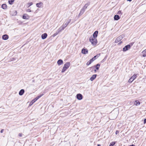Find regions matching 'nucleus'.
Segmentation results:
<instances>
[{
  "label": "nucleus",
  "mask_w": 146,
  "mask_h": 146,
  "mask_svg": "<svg viewBox=\"0 0 146 146\" xmlns=\"http://www.w3.org/2000/svg\"><path fill=\"white\" fill-rule=\"evenodd\" d=\"M19 136L20 137H22V133H20L19 134Z\"/></svg>",
  "instance_id": "obj_34"
},
{
  "label": "nucleus",
  "mask_w": 146,
  "mask_h": 146,
  "mask_svg": "<svg viewBox=\"0 0 146 146\" xmlns=\"http://www.w3.org/2000/svg\"><path fill=\"white\" fill-rule=\"evenodd\" d=\"M4 131V129H2L1 131V133H3V131Z\"/></svg>",
  "instance_id": "obj_41"
},
{
  "label": "nucleus",
  "mask_w": 146,
  "mask_h": 146,
  "mask_svg": "<svg viewBox=\"0 0 146 146\" xmlns=\"http://www.w3.org/2000/svg\"><path fill=\"white\" fill-rule=\"evenodd\" d=\"M95 60V59H94V58H92L89 61H88L86 63V65L88 66L94 60Z\"/></svg>",
  "instance_id": "obj_10"
},
{
  "label": "nucleus",
  "mask_w": 146,
  "mask_h": 146,
  "mask_svg": "<svg viewBox=\"0 0 146 146\" xmlns=\"http://www.w3.org/2000/svg\"><path fill=\"white\" fill-rule=\"evenodd\" d=\"M59 32H58V31L56 33H55L54 34H53V36L54 37L56 35H58Z\"/></svg>",
  "instance_id": "obj_30"
},
{
  "label": "nucleus",
  "mask_w": 146,
  "mask_h": 146,
  "mask_svg": "<svg viewBox=\"0 0 146 146\" xmlns=\"http://www.w3.org/2000/svg\"><path fill=\"white\" fill-rule=\"evenodd\" d=\"M36 98L37 99V100H38L39 98V97H38V96H37Z\"/></svg>",
  "instance_id": "obj_44"
},
{
  "label": "nucleus",
  "mask_w": 146,
  "mask_h": 146,
  "mask_svg": "<svg viewBox=\"0 0 146 146\" xmlns=\"http://www.w3.org/2000/svg\"><path fill=\"white\" fill-rule=\"evenodd\" d=\"M117 14H119V15L120 14H121V11H119L117 13Z\"/></svg>",
  "instance_id": "obj_35"
},
{
  "label": "nucleus",
  "mask_w": 146,
  "mask_h": 146,
  "mask_svg": "<svg viewBox=\"0 0 146 146\" xmlns=\"http://www.w3.org/2000/svg\"><path fill=\"white\" fill-rule=\"evenodd\" d=\"M33 2H31L29 3H28V7H30L31 6V5H33Z\"/></svg>",
  "instance_id": "obj_28"
},
{
  "label": "nucleus",
  "mask_w": 146,
  "mask_h": 146,
  "mask_svg": "<svg viewBox=\"0 0 146 146\" xmlns=\"http://www.w3.org/2000/svg\"><path fill=\"white\" fill-rule=\"evenodd\" d=\"M77 98L79 100H80L82 99V96L80 94H78L77 95Z\"/></svg>",
  "instance_id": "obj_6"
},
{
  "label": "nucleus",
  "mask_w": 146,
  "mask_h": 146,
  "mask_svg": "<svg viewBox=\"0 0 146 146\" xmlns=\"http://www.w3.org/2000/svg\"><path fill=\"white\" fill-rule=\"evenodd\" d=\"M121 42H120V43H121Z\"/></svg>",
  "instance_id": "obj_50"
},
{
  "label": "nucleus",
  "mask_w": 146,
  "mask_h": 146,
  "mask_svg": "<svg viewBox=\"0 0 146 146\" xmlns=\"http://www.w3.org/2000/svg\"><path fill=\"white\" fill-rule=\"evenodd\" d=\"M97 76L96 74H94L93 75L92 77L90 78V80L91 81H93L96 78Z\"/></svg>",
  "instance_id": "obj_13"
},
{
  "label": "nucleus",
  "mask_w": 146,
  "mask_h": 146,
  "mask_svg": "<svg viewBox=\"0 0 146 146\" xmlns=\"http://www.w3.org/2000/svg\"><path fill=\"white\" fill-rule=\"evenodd\" d=\"M65 28V27H63V26L62 25V26L58 30V32L60 33V32L62 31Z\"/></svg>",
  "instance_id": "obj_17"
},
{
  "label": "nucleus",
  "mask_w": 146,
  "mask_h": 146,
  "mask_svg": "<svg viewBox=\"0 0 146 146\" xmlns=\"http://www.w3.org/2000/svg\"><path fill=\"white\" fill-rule=\"evenodd\" d=\"M7 5L5 4H3L1 6L2 8L4 9H6L7 8Z\"/></svg>",
  "instance_id": "obj_22"
},
{
  "label": "nucleus",
  "mask_w": 146,
  "mask_h": 146,
  "mask_svg": "<svg viewBox=\"0 0 146 146\" xmlns=\"http://www.w3.org/2000/svg\"><path fill=\"white\" fill-rule=\"evenodd\" d=\"M14 0H9L8 1V2L9 4L10 5L12 4L14 2Z\"/></svg>",
  "instance_id": "obj_24"
},
{
  "label": "nucleus",
  "mask_w": 146,
  "mask_h": 146,
  "mask_svg": "<svg viewBox=\"0 0 146 146\" xmlns=\"http://www.w3.org/2000/svg\"><path fill=\"white\" fill-rule=\"evenodd\" d=\"M34 99L36 101L37 100V99H36V98H35Z\"/></svg>",
  "instance_id": "obj_47"
},
{
  "label": "nucleus",
  "mask_w": 146,
  "mask_h": 146,
  "mask_svg": "<svg viewBox=\"0 0 146 146\" xmlns=\"http://www.w3.org/2000/svg\"><path fill=\"white\" fill-rule=\"evenodd\" d=\"M115 144V142H112L110 144L109 146H113Z\"/></svg>",
  "instance_id": "obj_29"
},
{
  "label": "nucleus",
  "mask_w": 146,
  "mask_h": 146,
  "mask_svg": "<svg viewBox=\"0 0 146 146\" xmlns=\"http://www.w3.org/2000/svg\"><path fill=\"white\" fill-rule=\"evenodd\" d=\"M127 1H131L132 0H127Z\"/></svg>",
  "instance_id": "obj_45"
},
{
  "label": "nucleus",
  "mask_w": 146,
  "mask_h": 146,
  "mask_svg": "<svg viewBox=\"0 0 146 146\" xmlns=\"http://www.w3.org/2000/svg\"><path fill=\"white\" fill-rule=\"evenodd\" d=\"M94 71L95 72H96V70H94Z\"/></svg>",
  "instance_id": "obj_49"
},
{
  "label": "nucleus",
  "mask_w": 146,
  "mask_h": 146,
  "mask_svg": "<svg viewBox=\"0 0 146 146\" xmlns=\"http://www.w3.org/2000/svg\"><path fill=\"white\" fill-rule=\"evenodd\" d=\"M14 13L12 15H16L17 14V12L16 11H14Z\"/></svg>",
  "instance_id": "obj_31"
},
{
  "label": "nucleus",
  "mask_w": 146,
  "mask_h": 146,
  "mask_svg": "<svg viewBox=\"0 0 146 146\" xmlns=\"http://www.w3.org/2000/svg\"><path fill=\"white\" fill-rule=\"evenodd\" d=\"M98 31H95L93 34V36H92V37H93L96 38L98 36Z\"/></svg>",
  "instance_id": "obj_14"
},
{
  "label": "nucleus",
  "mask_w": 146,
  "mask_h": 146,
  "mask_svg": "<svg viewBox=\"0 0 146 146\" xmlns=\"http://www.w3.org/2000/svg\"><path fill=\"white\" fill-rule=\"evenodd\" d=\"M120 19V17L119 15H115L114 16V19L115 20H118Z\"/></svg>",
  "instance_id": "obj_18"
},
{
  "label": "nucleus",
  "mask_w": 146,
  "mask_h": 146,
  "mask_svg": "<svg viewBox=\"0 0 146 146\" xmlns=\"http://www.w3.org/2000/svg\"><path fill=\"white\" fill-rule=\"evenodd\" d=\"M130 45H127L125 46L123 48V51L124 52H125L128 50L129 49H130Z\"/></svg>",
  "instance_id": "obj_5"
},
{
  "label": "nucleus",
  "mask_w": 146,
  "mask_h": 146,
  "mask_svg": "<svg viewBox=\"0 0 146 146\" xmlns=\"http://www.w3.org/2000/svg\"><path fill=\"white\" fill-rule=\"evenodd\" d=\"M145 52H146V49L145 50H143V51L142 52V53H145Z\"/></svg>",
  "instance_id": "obj_40"
},
{
  "label": "nucleus",
  "mask_w": 146,
  "mask_h": 146,
  "mask_svg": "<svg viewBox=\"0 0 146 146\" xmlns=\"http://www.w3.org/2000/svg\"><path fill=\"white\" fill-rule=\"evenodd\" d=\"M43 95V94H40L38 96V97H39V98L41 97Z\"/></svg>",
  "instance_id": "obj_39"
},
{
  "label": "nucleus",
  "mask_w": 146,
  "mask_h": 146,
  "mask_svg": "<svg viewBox=\"0 0 146 146\" xmlns=\"http://www.w3.org/2000/svg\"><path fill=\"white\" fill-rule=\"evenodd\" d=\"M26 11L27 12H31V10L29 9H27L26 10Z\"/></svg>",
  "instance_id": "obj_32"
},
{
  "label": "nucleus",
  "mask_w": 146,
  "mask_h": 146,
  "mask_svg": "<svg viewBox=\"0 0 146 146\" xmlns=\"http://www.w3.org/2000/svg\"><path fill=\"white\" fill-rule=\"evenodd\" d=\"M100 54H98L96 56H95L94 57H93V58H94V59H95V60L97 58H98V57L100 56Z\"/></svg>",
  "instance_id": "obj_25"
},
{
  "label": "nucleus",
  "mask_w": 146,
  "mask_h": 146,
  "mask_svg": "<svg viewBox=\"0 0 146 146\" xmlns=\"http://www.w3.org/2000/svg\"><path fill=\"white\" fill-rule=\"evenodd\" d=\"M140 102L138 101L137 100H135V101L134 102V104L136 106H137L138 105H139L140 104Z\"/></svg>",
  "instance_id": "obj_21"
},
{
  "label": "nucleus",
  "mask_w": 146,
  "mask_h": 146,
  "mask_svg": "<svg viewBox=\"0 0 146 146\" xmlns=\"http://www.w3.org/2000/svg\"><path fill=\"white\" fill-rule=\"evenodd\" d=\"M33 103H31V102L30 104V106H31L32 105Z\"/></svg>",
  "instance_id": "obj_43"
},
{
  "label": "nucleus",
  "mask_w": 146,
  "mask_h": 146,
  "mask_svg": "<svg viewBox=\"0 0 146 146\" xmlns=\"http://www.w3.org/2000/svg\"><path fill=\"white\" fill-rule=\"evenodd\" d=\"M130 146H135V145H130Z\"/></svg>",
  "instance_id": "obj_46"
},
{
  "label": "nucleus",
  "mask_w": 146,
  "mask_h": 146,
  "mask_svg": "<svg viewBox=\"0 0 146 146\" xmlns=\"http://www.w3.org/2000/svg\"><path fill=\"white\" fill-rule=\"evenodd\" d=\"M81 52L84 54H86L88 53V51L87 49L83 48L81 51Z\"/></svg>",
  "instance_id": "obj_8"
},
{
  "label": "nucleus",
  "mask_w": 146,
  "mask_h": 146,
  "mask_svg": "<svg viewBox=\"0 0 146 146\" xmlns=\"http://www.w3.org/2000/svg\"><path fill=\"white\" fill-rule=\"evenodd\" d=\"M43 3L41 2H40L39 3H37L36 4V7L39 8L41 7Z\"/></svg>",
  "instance_id": "obj_12"
},
{
  "label": "nucleus",
  "mask_w": 146,
  "mask_h": 146,
  "mask_svg": "<svg viewBox=\"0 0 146 146\" xmlns=\"http://www.w3.org/2000/svg\"><path fill=\"white\" fill-rule=\"evenodd\" d=\"M68 23L67 22L65 24H63L62 25L63 26V27H66L68 25Z\"/></svg>",
  "instance_id": "obj_26"
},
{
  "label": "nucleus",
  "mask_w": 146,
  "mask_h": 146,
  "mask_svg": "<svg viewBox=\"0 0 146 146\" xmlns=\"http://www.w3.org/2000/svg\"><path fill=\"white\" fill-rule=\"evenodd\" d=\"M143 57H145L146 56V55L145 54H143Z\"/></svg>",
  "instance_id": "obj_42"
},
{
  "label": "nucleus",
  "mask_w": 146,
  "mask_h": 146,
  "mask_svg": "<svg viewBox=\"0 0 146 146\" xmlns=\"http://www.w3.org/2000/svg\"><path fill=\"white\" fill-rule=\"evenodd\" d=\"M89 40L91 42L92 44L93 45H96L97 42V39L93 37H92V36L90 37L89 38Z\"/></svg>",
  "instance_id": "obj_1"
},
{
  "label": "nucleus",
  "mask_w": 146,
  "mask_h": 146,
  "mask_svg": "<svg viewBox=\"0 0 146 146\" xmlns=\"http://www.w3.org/2000/svg\"><path fill=\"white\" fill-rule=\"evenodd\" d=\"M89 4L87 3L82 8L78 16H80L82 15L84 12L85 10L89 6Z\"/></svg>",
  "instance_id": "obj_2"
},
{
  "label": "nucleus",
  "mask_w": 146,
  "mask_h": 146,
  "mask_svg": "<svg viewBox=\"0 0 146 146\" xmlns=\"http://www.w3.org/2000/svg\"><path fill=\"white\" fill-rule=\"evenodd\" d=\"M47 36V35L46 33H44L41 35L42 38L43 39H45Z\"/></svg>",
  "instance_id": "obj_11"
},
{
  "label": "nucleus",
  "mask_w": 146,
  "mask_h": 146,
  "mask_svg": "<svg viewBox=\"0 0 146 146\" xmlns=\"http://www.w3.org/2000/svg\"><path fill=\"white\" fill-rule=\"evenodd\" d=\"M25 92V90L24 89L21 90L19 92V94L20 96H22L24 93Z\"/></svg>",
  "instance_id": "obj_19"
},
{
  "label": "nucleus",
  "mask_w": 146,
  "mask_h": 146,
  "mask_svg": "<svg viewBox=\"0 0 146 146\" xmlns=\"http://www.w3.org/2000/svg\"><path fill=\"white\" fill-rule=\"evenodd\" d=\"M71 19H69V20L68 21V22H67L68 23H69L70 22V21H71Z\"/></svg>",
  "instance_id": "obj_36"
},
{
  "label": "nucleus",
  "mask_w": 146,
  "mask_h": 146,
  "mask_svg": "<svg viewBox=\"0 0 146 146\" xmlns=\"http://www.w3.org/2000/svg\"><path fill=\"white\" fill-rule=\"evenodd\" d=\"M8 36L7 35H3L2 37L3 39L4 40H7L8 38Z\"/></svg>",
  "instance_id": "obj_16"
},
{
  "label": "nucleus",
  "mask_w": 146,
  "mask_h": 146,
  "mask_svg": "<svg viewBox=\"0 0 146 146\" xmlns=\"http://www.w3.org/2000/svg\"><path fill=\"white\" fill-rule=\"evenodd\" d=\"M67 69L65 68L64 67H63V68L62 70V72H64Z\"/></svg>",
  "instance_id": "obj_27"
},
{
  "label": "nucleus",
  "mask_w": 146,
  "mask_h": 146,
  "mask_svg": "<svg viewBox=\"0 0 146 146\" xmlns=\"http://www.w3.org/2000/svg\"><path fill=\"white\" fill-rule=\"evenodd\" d=\"M97 146H101V145L100 144H98Z\"/></svg>",
  "instance_id": "obj_48"
},
{
  "label": "nucleus",
  "mask_w": 146,
  "mask_h": 146,
  "mask_svg": "<svg viewBox=\"0 0 146 146\" xmlns=\"http://www.w3.org/2000/svg\"><path fill=\"white\" fill-rule=\"evenodd\" d=\"M29 16L26 14H25L23 16V18L24 19H28L29 18Z\"/></svg>",
  "instance_id": "obj_20"
},
{
  "label": "nucleus",
  "mask_w": 146,
  "mask_h": 146,
  "mask_svg": "<svg viewBox=\"0 0 146 146\" xmlns=\"http://www.w3.org/2000/svg\"><path fill=\"white\" fill-rule=\"evenodd\" d=\"M119 133V131L117 130L115 132V134H117Z\"/></svg>",
  "instance_id": "obj_38"
},
{
  "label": "nucleus",
  "mask_w": 146,
  "mask_h": 146,
  "mask_svg": "<svg viewBox=\"0 0 146 146\" xmlns=\"http://www.w3.org/2000/svg\"><path fill=\"white\" fill-rule=\"evenodd\" d=\"M114 111H113L112 112V115L113 114V113L114 114V117L113 118H112L111 119H115L117 117L118 114V111H116L115 113H114Z\"/></svg>",
  "instance_id": "obj_7"
},
{
  "label": "nucleus",
  "mask_w": 146,
  "mask_h": 146,
  "mask_svg": "<svg viewBox=\"0 0 146 146\" xmlns=\"http://www.w3.org/2000/svg\"><path fill=\"white\" fill-rule=\"evenodd\" d=\"M100 66V64H98L96 65L95 66H94L96 67V68L97 70H98L99 69Z\"/></svg>",
  "instance_id": "obj_23"
},
{
  "label": "nucleus",
  "mask_w": 146,
  "mask_h": 146,
  "mask_svg": "<svg viewBox=\"0 0 146 146\" xmlns=\"http://www.w3.org/2000/svg\"><path fill=\"white\" fill-rule=\"evenodd\" d=\"M70 64L69 62H67L64 65V67L66 68V69H68L70 66Z\"/></svg>",
  "instance_id": "obj_9"
},
{
  "label": "nucleus",
  "mask_w": 146,
  "mask_h": 146,
  "mask_svg": "<svg viewBox=\"0 0 146 146\" xmlns=\"http://www.w3.org/2000/svg\"><path fill=\"white\" fill-rule=\"evenodd\" d=\"M123 37L124 36L123 35H121L119 36L115 40V43H117L119 41H120L123 38Z\"/></svg>",
  "instance_id": "obj_3"
},
{
  "label": "nucleus",
  "mask_w": 146,
  "mask_h": 146,
  "mask_svg": "<svg viewBox=\"0 0 146 146\" xmlns=\"http://www.w3.org/2000/svg\"><path fill=\"white\" fill-rule=\"evenodd\" d=\"M57 63L58 65H60L63 64V61L61 59H59Z\"/></svg>",
  "instance_id": "obj_15"
},
{
  "label": "nucleus",
  "mask_w": 146,
  "mask_h": 146,
  "mask_svg": "<svg viewBox=\"0 0 146 146\" xmlns=\"http://www.w3.org/2000/svg\"><path fill=\"white\" fill-rule=\"evenodd\" d=\"M146 123V119H145L144 120V123L145 124Z\"/></svg>",
  "instance_id": "obj_37"
},
{
  "label": "nucleus",
  "mask_w": 146,
  "mask_h": 146,
  "mask_svg": "<svg viewBox=\"0 0 146 146\" xmlns=\"http://www.w3.org/2000/svg\"><path fill=\"white\" fill-rule=\"evenodd\" d=\"M137 77V75L135 74H134L129 80L128 81L129 82L131 83Z\"/></svg>",
  "instance_id": "obj_4"
},
{
  "label": "nucleus",
  "mask_w": 146,
  "mask_h": 146,
  "mask_svg": "<svg viewBox=\"0 0 146 146\" xmlns=\"http://www.w3.org/2000/svg\"><path fill=\"white\" fill-rule=\"evenodd\" d=\"M36 102L35 100L34 99V100H33L32 101H31V103H34Z\"/></svg>",
  "instance_id": "obj_33"
}]
</instances>
